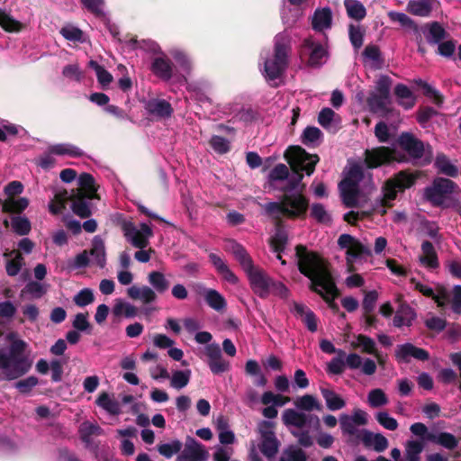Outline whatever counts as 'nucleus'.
I'll list each match as a JSON object with an SVG mask.
<instances>
[{
  "instance_id": "f257e3e1",
  "label": "nucleus",
  "mask_w": 461,
  "mask_h": 461,
  "mask_svg": "<svg viewBox=\"0 0 461 461\" xmlns=\"http://www.w3.org/2000/svg\"><path fill=\"white\" fill-rule=\"evenodd\" d=\"M298 259L297 267L302 275L311 280V291L319 294L334 312H339V307L335 299L340 292L330 270V266L318 252L308 250L304 245L295 247Z\"/></svg>"
},
{
  "instance_id": "f03ea898",
  "label": "nucleus",
  "mask_w": 461,
  "mask_h": 461,
  "mask_svg": "<svg viewBox=\"0 0 461 461\" xmlns=\"http://www.w3.org/2000/svg\"><path fill=\"white\" fill-rule=\"evenodd\" d=\"M285 159L289 164L293 172L292 176L287 178V184L282 187L284 194L294 193L299 191L303 178V172L307 176L313 174L315 167L320 161L317 154H310L301 146H291L285 153Z\"/></svg>"
},
{
  "instance_id": "7ed1b4c3",
  "label": "nucleus",
  "mask_w": 461,
  "mask_h": 461,
  "mask_svg": "<svg viewBox=\"0 0 461 461\" xmlns=\"http://www.w3.org/2000/svg\"><path fill=\"white\" fill-rule=\"evenodd\" d=\"M305 185L297 192L284 194L279 202L265 204L266 213L274 221L304 219L309 209V199L303 194Z\"/></svg>"
},
{
  "instance_id": "20e7f679",
  "label": "nucleus",
  "mask_w": 461,
  "mask_h": 461,
  "mask_svg": "<svg viewBox=\"0 0 461 461\" xmlns=\"http://www.w3.org/2000/svg\"><path fill=\"white\" fill-rule=\"evenodd\" d=\"M425 199L434 207L461 209L460 188L452 180L437 177L424 189Z\"/></svg>"
},
{
  "instance_id": "39448f33",
  "label": "nucleus",
  "mask_w": 461,
  "mask_h": 461,
  "mask_svg": "<svg viewBox=\"0 0 461 461\" xmlns=\"http://www.w3.org/2000/svg\"><path fill=\"white\" fill-rule=\"evenodd\" d=\"M25 348L26 343L23 340L16 339L11 343L8 351L6 348H0V370L5 380L17 379L31 369L32 362L23 357Z\"/></svg>"
},
{
  "instance_id": "423d86ee",
  "label": "nucleus",
  "mask_w": 461,
  "mask_h": 461,
  "mask_svg": "<svg viewBox=\"0 0 461 461\" xmlns=\"http://www.w3.org/2000/svg\"><path fill=\"white\" fill-rule=\"evenodd\" d=\"M394 161L404 162L406 161V157L391 147L379 146L366 149L364 152V162L369 169L387 166Z\"/></svg>"
},
{
  "instance_id": "0eeeda50",
  "label": "nucleus",
  "mask_w": 461,
  "mask_h": 461,
  "mask_svg": "<svg viewBox=\"0 0 461 461\" xmlns=\"http://www.w3.org/2000/svg\"><path fill=\"white\" fill-rule=\"evenodd\" d=\"M399 146L413 159H422L423 165L432 161V148L410 132H402L398 138Z\"/></svg>"
},
{
  "instance_id": "6e6552de",
  "label": "nucleus",
  "mask_w": 461,
  "mask_h": 461,
  "mask_svg": "<svg viewBox=\"0 0 461 461\" xmlns=\"http://www.w3.org/2000/svg\"><path fill=\"white\" fill-rule=\"evenodd\" d=\"M290 47L284 41H276L274 47V57L265 61L266 77L275 80L280 77L288 66Z\"/></svg>"
},
{
  "instance_id": "1a4fd4ad",
  "label": "nucleus",
  "mask_w": 461,
  "mask_h": 461,
  "mask_svg": "<svg viewBox=\"0 0 461 461\" xmlns=\"http://www.w3.org/2000/svg\"><path fill=\"white\" fill-rule=\"evenodd\" d=\"M253 292L260 298L265 299L269 295V286L272 278L261 268L255 267L247 274Z\"/></svg>"
},
{
  "instance_id": "9d476101",
  "label": "nucleus",
  "mask_w": 461,
  "mask_h": 461,
  "mask_svg": "<svg viewBox=\"0 0 461 461\" xmlns=\"http://www.w3.org/2000/svg\"><path fill=\"white\" fill-rule=\"evenodd\" d=\"M205 355L208 357L207 363L212 374H222L230 369V363L222 358L219 344H208L205 347Z\"/></svg>"
},
{
  "instance_id": "9b49d317",
  "label": "nucleus",
  "mask_w": 461,
  "mask_h": 461,
  "mask_svg": "<svg viewBox=\"0 0 461 461\" xmlns=\"http://www.w3.org/2000/svg\"><path fill=\"white\" fill-rule=\"evenodd\" d=\"M395 357L399 362L409 363L411 357L420 361H427L429 358V352L421 348H418L411 343H405L397 346Z\"/></svg>"
},
{
  "instance_id": "f8f14e48",
  "label": "nucleus",
  "mask_w": 461,
  "mask_h": 461,
  "mask_svg": "<svg viewBox=\"0 0 461 461\" xmlns=\"http://www.w3.org/2000/svg\"><path fill=\"white\" fill-rule=\"evenodd\" d=\"M227 246V250L234 256L235 259L239 262L246 274L251 272L255 267H257L254 265L252 258L249 256L243 245L234 240H230L228 241Z\"/></svg>"
},
{
  "instance_id": "ddd939ff",
  "label": "nucleus",
  "mask_w": 461,
  "mask_h": 461,
  "mask_svg": "<svg viewBox=\"0 0 461 461\" xmlns=\"http://www.w3.org/2000/svg\"><path fill=\"white\" fill-rule=\"evenodd\" d=\"M283 422L285 426H293L298 429L304 428L307 423L315 420L319 423V418L316 415H307L304 412L297 411L294 409H286L282 415Z\"/></svg>"
},
{
  "instance_id": "4468645a",
  "label": "nucleus",
  "mask_w": 461,
  "mask_h": 461,
  "mask_svg": "<svg viewBox=\"0 0 461 461\" xmlns=\"http://www.w3.org/2000/svg\"><path fill=\"white\" fill-rule=\"evenodd\" d=\"M123 235L128 242L139 249L149 246V241L146 235H143L131 221H124L122 225Z\"/></svg>"
},
{
  "instance_id": "2eb2a0df",
  "label": "nucleus",
  "mask_w": 461,
  "mask_h": 461,
  "mask_svg": "<svg viewBox=\"0 0 461 461\" xmlns=\"http://www.w3.org/2000/svg\"><path fill=\"white\" fill-rule=\"evenodd\" d=\"M391 103V97H383L382 95L375 92L369 93L366 98V105L370 113L383 117L392 113L393 109L389 107Z\"/></svg>"
},
{
  "instance_id": "dca6fc26",
  "label": "nucleus",
  "mask_w": 461,
  "mask_h": 461,
  "mask_svg": "<svg viewBox=\"0 0 461 461\" xmlns=\"http://www.w3.org/2000/svg\"><path fill=\"white\" fill-rule=\"evenodd\" d=\"M339 188L342 203L347 208L358 206L359 186L349 180H342L339 185Z\"/></svg>"
},
{
  "instance_id": "f3484780",
  "label": "nucleus",
  "mask_w": 461,
  "mask_h": 461,
  "mask_svg": "<svg viewBox=\"0 0 461 461\" xmlns=\"http://www.w3.org/2000/svg\"><path fill=\"white\" fill-rule=\"evenodd\" d=\"M181 455H185L186 457L194 461H206L209 456L204 446L192 437L186 438Z\"/></svg>"
},
{
  "instance_id": "a211bd4d",
  "label": "nucleus",
  "mask_w": 461,
  "mask_h": 461,
  "mask_svg": "<svg viewBox=\"0 0 461 461\" xmlns=\"http://www.w3.org/2000/svg\"><path fill=\"white\" fill-rule=\"evenodd\" d=\"M173 63L165 57H156L153 59L150 70L158 78L164 81H168L173 77Z\"/></svg>"
},
{
  "instance_id": "6ab92c4d",
  "label": "nucleus",
  "mask_w": 461,
  "mask_h": 461,
  "mask_svg": "<svg viewBox=\"0 0 461 461\" xmlns=\"http://www.w3.org/2000/svg\"><path fill=\"white\" fill-rule=\"evenodd\" d=\"M88 197L83 192H77L70 194L71 210L72 212L82 219L91 216L92 211L90 204L87 202Z\"/></svg>"
},
{
  "instance_id": "aec40b11",
  "label": "nucleus",
  "mask_w": 461,
  "mask_h": 461,
  "mask_svg": "<svg viewBox=\"0 0 461 461\" xmlns=\"http://www.w3.org/2000/svg\"><path fill=\"white\" fill-rule=\"evenodd\" d=\"M303 47L310 50L308 65L313 68H320L324 61L322 60L327 56V50L321 43H315L310 39L303 41Z\"/></svg>"
},
{
  "instance_id": "412c9836",
  "label": "nucleus",
  "mask_w": 461,
  "mask_h": 461,
  "mask_svg": "<svg viewBox=\"0 0 461 461\" xmlns=\"http://www.w3.org/2000/svg\"><path fill=\"white\" fill-rule=\"evenodd\" d=\"M145 109L148 113L158 118H168L173 113L171 104L164 99H150L147 102Z\"/></svg>"
},
{
  "instance_id": "4be33fe9",
  "label": "nucleus",
  "mask_w": 461,
  "mask_h": 461,
  "mask_svg": "<svg viewBox=\"0 0 461 461\" xmlns=\"http://www.w3.org/2000/svg\"><path fill=\"white\" fill-rule=\"evenodd\" d=\"M199 294L204 296L206 303L213 310L221 312L226 308L225 298L216 290L198 285Z\"/></svg>"
},
{
  "instance_id": "5701e85b",
  "label": "nucleus",
  "mask_w": 461,
  "mask_h": 461,
  "mask_svg": "<svg viewBox=\"0 0 461 461\" xmlns=\"http://www.w3.org/2000/svg\"><path fill=\"white\" fill-rule=\"evenodd\" d=\"M275 221L276 232L269 239V245L275 253L280 254L285 249V247L288 242V235L283 227V221L279 220Z\"/></svg>"
},
{
  "instance_id": "b1692460",
  "label": "nucleus",
  "mask_w": 461,
  "mask_h": 461,
  "mask_svg": "<svg viewBox=\"0 0 461 461\" xmlns=\"http://www.w3.org/2000/svg\"><path fill=\"white\" fill-rule=\"evenodd\" d=\"M361 440L365 447H373L374 450L378 453L384 451L389 446L388 440L384 435L374 434L368 430L363 431Z\"/></svg>"
},
{
  "instance_id": "393cba45",
  "label": "nucleus",
  "mask_w": 461,
  "mask_h": 461,
  "mask_svg": "<svg viewBox=\"0 0 461 461\" xmlns=\"http://www.w3.org/2000/svg\"><path fill=\"white\" fill-rule=\"evenodd\" d=\"M399 105L406 110L411 109L416 104L412 91L404 84H397L393 90Z\"/></svg>"
},
{
  "instance_id": "a878e982",
  "label": "nucleus",
  "mask_w": 461,
  "mask_h": 461,
  "mask_svg": "<svg viewBox=\"0 0 461 461\" xmlns=\"http://www.w3.org/2000/svg\"><path fill=\"white\" fill-rule=\"evenodd\" d=\"M294 311L302 321L305 324L311 332H315L318 329L317 317L315 313L304 304L294 303Z\"/></svg>"
},
{
  "instance_id": "bb28decb",
  "label": "nucleus",
  "mask_w": 461,
  "mask_h": 461,
  "mask_svg": "<svg viewBox=\"0 0 461 461\" xmlns=\"http://www.w3.org/2000/svg\"><path fill=\"white\" fill-rule=\"evenodd\" d=\"M416 317L417 314L414 309L407 303H402L393 317V325L397 328H401L403 325L410 327Z\"/></svg>"
},
{
  "instance_id": "cd10ccee",
  "label": "nucleus",
  "mask_w": 461,
  "mask_h": 461,
  "mask_svg": "<svg viewBox=\"0 0 461 461\" xmlns=\"http://www.w3.org/2000/svg\"><path fill=\"white\" fill-rule=\"evenodd\" d=\"M332 13L329 7L317 9L314 12L312 25L313 30L321 32L331 27Z\"/></svg>"
},
{
  "instance_id": "c85d7f7f",
  "label": "nucleus",
  "mask_w": 461,
  "mask_h": 461,
  "mask_svg": "<svg viewBox=\"0 0 461 461\" xmlns=\"http://www.w3.org/2000/svg\"><path fill=\"white\" fill-rule=\"evenodd\" d=\"M427 440L448 450H454L458 446V439L449 432L429 433L427 435Z\"/></svg>"
},
{
  "instance_id": "c756f323",
  "label": "nucleus",
  "mask_w": 461,
  "mask_h": 461,
  "mask_svg": "<svg viewBox=\"0 0 461 461\" xmlns=\"http://www.w3.org/2000/svg\"><path fill=\"white\" fill-rule=\"evenodd\" d=\"M127 294L133 300H141L144 303H153L157 299L156 293L149 286L138 287L132 285L128 288Z\"/></svg>"
},
{
  "instance_id": "7c9ffc66",
  "label": "nucleus",
  "mask_w": 461,
  "mask_h": 461,
  "mask_svg": "<svg viewBox=\"0 0 461 461\" xmlns=\"http://www.w3.org/2000/svg\"><path fill=\"white\" fill-rule=\"evenodd\" d=\"M421 250L423 255L420 257V263L430 268L438 267V259L433 244L429 240H424L421 244Z\"/></svg>"
},
{
  "instance_id": "2f4dec72",
  "label": "nucleus",
  "mask_w": 461,
  "mask_h": 461,
  "mask_svg": "<svg viewBox=\"0 0 461 461\" xmlns=\"http://www.w3.org/2000/svg\"><path fill=\"white\" fill-rule=\"evenodd\" d=\"M419 176V173H411L402 170L395 174L392 179L397 185L398 190L403 192L405 189L411 188L414 185Z\"/></svg>"
},
{
  "instance_id": "473e14b6",
  "label": "nucleus",
  "mask_w": 461,
  "mask_h": 461,
  "mask_svg": "<svg viewBox=\"0 0 461 461\" xmlns=\"http://www.w3.org/2000/svg\"><path fill=\"white\" fill-rule=\"evenodd\" d=\"M49 152L58 156L68 155L71 158H80L84 156V152L81 149L70 143H60L50 146Z\"/></svg>"
},
{
  "instance_id": "72a5a7b5",
  "label": "nucleus",
  "mask_w": 461,
  "mask_h": 461,
  "mask_svg": "<svg viewBox=\"0 0 461 461\" xmlns=\"http://www.w3.org/2000/svg\"><path fill=\"white\" fill-rule=\"evenodd\" d=\"M0 27L6 32H20L24 29V24L14 19L10 14L0 9Z\"/></svg>"
},
{
  "instance_id": "f704fd0d",
  "label": "nucleus",
  "mask_w": 461,
  "mask_h": 461,
  "mask_svg": "<svg viewBox=\"0 0 461 461\" xmlns=\"http://www.w3.org/2000/svg\"><path fill=\"white\" fill-rule=\"evenodd\" d=\"M320 390L329 410L338 411L346 406V402L333 390L327 387H321Z\"/></svg>"
},
{
  "instance_id": "c9c22d12",
  "label": "nucleus",
  "mask_w": 461,
  "mask_h": 461,
  "mask_svg": "<svg viewBox=\"0 0 461 461\" xmlns=\"http://www.w3.org/2000/svg\"><path fill=\"white\" fill-rule=\"evenodd\" d=\"M407 11L413 15L427 17L432 11L431 0H411Z\"/></svg>"
},
{
  "instance_id": "e433bc0d",
  "label": "nucleus",
  "mask_w": 461,
  "mask_h": 461,
  "mask_svg": "<svg viewBox=\"0 0 461 461\" xmlns=\"http://www.w3.org/2000/svg\"><path fill=\"white\" fill-rule=\"evenodd\" d=\"M426 26L429 28L426 39L429 44H438L447 38V32L438 22L427 23Z\"/></svg>"
},
{
  "instance_id": "4c0bfd02",
  "label": "nucleus",
  "mask_w": 461,
  "mask_h": 461,
  "mask_svg": "<svg viewBox=\"0 0 461 461\" xmlns=\"http://www.w3.org/2000/svg\"><path fill=\"white\" fill-rule=\"evenodd\" d=\"M435 167L439 173L447 176L456 177L458 175L457 167L450 162L449 158L444 153L437 155Z\"/></svg>"
},
{
  "instance_id": "58836bf2",
  "label": "nucleus",
  "mask_w": 461,
  "mask_h": 461,
  "mask_svg": "<svg viewBox=\"0 0 461 461\" xmlns=\"http://www.w3.org/2000/svg\"><path fill=\"white\" fill-rule=\"evenodd\" d=\"M95 403L111 415H119L121 413L120 403L116 400L111 398L106 392H103L99 394L95 400Z\"/></svg>"
},
{
  "instance_id": "ea45409f",
  "label": "nucleus",
  "mask_w": 461,
  "mask_h": 461,
  "mask_svg": "<svg viewBox=\"0 0 461 461\" xmlns=\"http://www.w3.org/2000/svg\"><path fill=\"white\" fill-rule=\"evenodd\" d=\"M78 185L77 192H83L90 200L95 197V178L91 174L82 173L78 177Z\"/></svg>"
},
{
  "instance_id": "a19ab883",
  "label": "nucleus",
  "mask_w": 461,
  "mask_h": 461,
  "mask_svg": "<svg viewBox=\"0 0 461 461\" xmlns=\"http://www.w3.org/2000/svg\"><path fill=\"white\" fill-rule=\"evenodd\" d=\"M90 255L95 258V263L99 267L104 268L105 267L106 258L104 242L98 236H95L93 240Z\"/></svg>"
},
{
  "instance_id": "79ce46f5",
  "label": "nucleus",
  "mask_w": 461,
  "mask_h": 461,
  "mask_svg": "<svg viewBox=\"0 0 461 461\" xmlns=\"http://www.w3.org/2000/svg\"><path fill=\"white\" fill-rule=\"evenodd\" d=\"M29 205V200L25 197L19 199L7 198L3 202L2 211L5 213H21Z\"/></svg>"
},
{
  "instance_id": "37998d69",
  "label": "nucleus",
  "mask_w": 461,
  "mask_h": 461,
  "mask_svg": "<svg viewBox=\"0 0 461 461\" xmlns=\"http://www.w3.org/2000/svg\"><path fill=\"white\" fill-rule=\"evenodd\" d=\"M280 442L276 435L265 438H261L259 449L261 453L268 459L272 460L278 452Z\"/></svg>"
},
{
  "instance_id": "c03bdc74",
  "label": "nucleus",
  "mask_w": 461,
  "mask_h": 461,
  "mask_svg": "<svg viewBox=\"0 0 461 461\" xmlns=\"http://www.w3.org/2000/svg\"><path fill=\"white\" fill-rule=\"evenodd\" d=\"M344 5L349 18L356 21L363 20L366 15L364 5L358 0H345Z\"/></svg>"
},
{
  "instance_id": "a18cd8bd",
  "label": "nucleus",
  "mask_w": 461,
  "mask_h": 461,
  "mask_svg": "<svg viewBox=\"0 0 461 461\" xmlns=\"http://www.w3.org/2000/svg\"><path fill=\"white\" fill-rule=\"evenodd\" d=\"M68 200H70V195L66 189L57 192L49 204L50 212L54 215L61 213L66 208V202Z\"/></svg>"
},
{
  "instance_id": "49530a36",
  "label": "nucleus",
  "mask_w": 461,
  "mask_h": 461,
  "mask_svg": "<svg viewBox=\"0 0 461 461\" xmlns=\"http://www.w3.org/2000/svg\"><path fill=\"white\" fill-rule=\"evenodd\" d=\"M388 17L391 22L398 23L402 28L417 32L419 27L417 23L404 13L391 11L388 13Z\"/></svg>"
},
{
  "instance_id": "de8ad7c7",
  "label": "nucleus",
  "mask_w": 461,
  "mask_h": 461,
  "mask_svg": "<svg viewBox=\"0 0 461 461\" xmlns=\"http://www.w3.org/2000/svg\"><path fill=\"white\" fill-rule=\"evenodd\" d=\"M149 283L158 294H164L169 288V281L159 271H152L148 276Z\"/></svg>"
},
{
  "instance_id": "09e8293b",
  "label": "nucleus",
  "mask_w": 461,
  "mask_h": 461,
  "mask_svg": "<svg viewBox=\"0 0 461 461\" xmlns=\"http://www.w3.org/2000/svg\"><path fill=\"white\" fill-rule=\"evenodd\" d=\"M423 440H408L405 444V456L407 461H420V455L423 451Z\"/></svg>"
},
{
  "instance_id": "8fccbe9b",
  "label": "nucleus",
  "mask_w": 461,
  "mask_h": 461,
  "mask_svg": "<svg viewBox=\"0 0 461 461\" xmlns=\"http://www.w3.org/2000/svg\"><path fill=\"white\" fill-rule=\"evenodd\" d=\"M321 131L315 126H307L301 136L302 142L308 147H316L322 138Z\"/></svg>"
},
{
  "instance_id": "3c124183",
  "label": "nucleus",
  "mask_w": 461,
  "mask_h": 461,
  "mask_svg": "<svg viewBox=\"0 0 461 461\" xmlns=\"http://www.w3.org/2000/svg\"><path fill=\"white\" fill-rule=\"evenodd\" d=\"M401 192L398 190L397 185L393 181L392 178L385 181L383 186V199L382 204L384 207H391V203L397 197V194Z\"/></svg>"
},
{
  "instance_id": "603ef678",
  "label": "nucleus",
  "mask_w": 461,
  "mask_h": 461,
  "mask_svg": "<svg viewBox=\"0 0 461 461\" xmlns=\"http://www.w3.org/2000/svg\"><path fill=\"white\" fill-rule=\"evenodd\" d=\"M294 405L303 411H311L312 410L321 411V404L316 400V398L311 394H305L298 398L294 402Z\"/></svg>"
},
{
  "instance_id": "864d4df0",
  "label": "nucleus",
  "mask_w": 461,
  "mask_h": 461,
  "mask_svg": "<svg viewBox=\"0 0 461 461\" xmlns=\"http://www.w3.org/2000/svg\"><path fill=\"white\" fill-rule=\"evenodd\" d=\"M113 313L114 316L124 315L126 318H133L137 315L138 309L129 303L118 299L113 306Z\"/></svg>"
},
{
  "instance_id": "5fc2aeb1",
  "label": "nucleus",
  "mask_w": 461,
  "mask_h": 461,
  "mask_svg": "<svg viewBox=\"0 0 461 461\" xmlns=\"http://www.w3.org/2000/svg\"><path fill=\"white\" fill-rule=\"evenodd\" d=\"M357 342H352L351 346L356 348L357 347H362V351L366 354L375 355L377 356V352L375 349V343L373 339L366 335L359 334L357 336Z\"/></svg>"
},
{
  "instance_id": "6e6d98bb",
  "label": "nucleus",
  "mask_w": 461,
  "mask_h": 461,
  "mask_svg": "<svg viewBox=\"0 0 461 461\" xmlns=\"http://www.w3.org/2000/svg\"><path fill=\"white\" fill-rule=\"evenodd\" d=\"M191 377V370H177L172 374L170 384L176 389H182L185 387Z\"/></svg>"
},
{
  "instance_id": "4d7b16f0",
  "label": "nucleus",
  "mask_w": 461,
  "mask_h": 461,
  "mask_svg": "<svg viewBox=\"0 0 461 461\" xmlns=\"http://www.w3.org/2000/svg\"><path fill=\"white\" fill-rule=\"evenodd\" d=\"M182 442L178 439L173 440L170 443H163L157 446L158 453L166 458H171L174 455L180 452L182 448Z\"/></svg>"
},
{
  "instance_id": "13d9d810",
  "label": "nucleus",
  "mask_w": 461,
  "mask_h": 461,
  "mask_svg": "<svg viewBox=\"0 0 461 461\" xmlns=\"http://www.w3.org/2000/svg\"><path fill=\"white\" fill-rule=\"evenodd\" d=\"M438 114V112L431 106H420L416 112V120L422 128H426L429 120Z\"/></svg>"
},
{
  "instance_id": "bf43d9fd",
  "label": "nucleus",
  "mask_w": 461,
  "mask_h": 461,
  "mask_svg": "<svg viewBox=\"0 0 461 461\" xmlns=\"http://www.w3.org/2000/svg\"><path fill=\"white\" fill-rule=\"evenodd\" d=\"M367 402L372 408H379L388 403V398L382 389L376 388L368 393Z\"/></svg>"
},
{
  "instance_id": "052dcab7",
  "label": "nucleus",
  "mask_w": 461,
  "mask_h": 461,
  "mask_svg": "<svg viewBox=\"0 0 461 461\" xmlns=\"http://www.w3.org/2000/svg\"><path fill=\"white\" fill-rule=\"evenodd\" d=\"M102 429L96 424L90 422H83L79 428L80 438L83 442L90 443L92 435H100Z\"/></svg>"
},
{
  "instance_id": "680f3d73",
  "label": "nucleus",
  "mask_w": 461,
  "mask_h": 461,
  "mask_svg": "<svg viewBox=\"0 0 461 461\" xmlns=\"http://www.w3.org/2000/svg\"><path fill=\"white\" fill-rule=\"evenodd\" d=\"M12 227L14 231L20 236L29 234L32 230L31 222L28 218L21 216L12 218Z\"/></svg>"
},
{
  "instance_id": "e2e57ef3",
  "label": "nucleus",
  "mask_w": 461,
  "mask_h": 461,
  "mask_svg": "<svg viewBox=\"0 0 461 461\" xmlns=\"http://www.w3.org/2000/svg\"><path fill=\"white\" fill-rule=\"evenodd\" d=\"M393 79L387 75H381L375 82V93L382 95L383 97H391L390 92Z\"/></svg>"
},
{
  "instance_id": "0e129e2a",
  "label": "nucleus",
  "mask_w": 461,
  "mask_h": 461,
  "mask_svg": "<svg viewBox=\"0 0 461 461\" xmlns=\"http://www.w3.org/2000/svg\"><path fill=\"white\" fill-rule=\"evenodd\" d=\"M310 216L320 223L330 222L331 219L324 205L320 203H312L311 207Z\"/></svg>"
},
{
  "instance_id": "69168bd1",
  "label": "nucleus",
  "mask_w": 461,
  "mask_h": 461,
  "mask_svg": "<svg viewBox=\"0 0 461 461\" xmlns=\"http://www.w3.org/2000/svg\"><path fill=\"white\" fill-rule=\"evenodd\" d=\"M24 264V259L21 252H15L14 258L6 262V273L9 276H15L19 274Z\"/></svg>"
},
{
  "instance_id": "338daca9",
  "label": "nucleus",
  "mask_w": 461,
  "mask_h": 461,
  "mask_svg": "<svg viewBox=\"0 0 461 461\" xmlns=\"http://www.w3.org/2000/svg\"><path fill=\"white\" fill-rule=\"evenodd\" d=\"M290 402V397L283 396L281 394H275L271 391L265 392L261 397V402L264 405L273 403L276 406H283Z\"/></svg>"
},
{
  "instance_id": "774afa93",
  "label": "nucleus",
  "mask_w": 461,
  "mask_h": 461,
  "mask_svg": "<svg viewBox=\"0 0 461 461\" xmlns=\"http://www.w3.org/2000/svg\"><path fill=\"white\" fill-rule=\"evenodd\" d=\"M209 143L212 149L218 154H225L230 149V141L221 136L213 135Z\"/></svg>"
}]
</instances>
